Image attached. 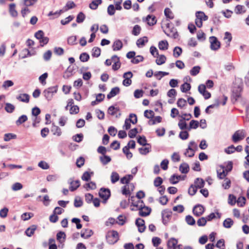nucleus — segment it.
I'll use <instances>...</instances> for the list:
<instances>
[{"mask_svg":"<svg viewBox=\"0 0 249 249\" xmlns=\"http://www.w3.org/2000/svg\"><path fill=\"white\" fill-rule=\"evenodd\" d=\"M57 86H56L51 87L45 89L43 92V94L46 99L50 101L52 99L54 94L57 92Z\"/></svg>","mask_w":249,"mask_h":249,"instance_id":"1","label":"nucleus"},{"mask_svg":"<svg viewBox=\"0 0 249 249\" xmlns=\"http://www.w3.org/2000/svg\"><path fill=\"white\" fill-rule=\"evenodd\" d=\"M166 29L164 30V33L169 37L176 39L178 37V35L177 29L173 27H171L169 23L166 25Z\"/></svg>","mask_w":249,"mask_h":249,"instance_id":"2","label":"nucleus"},{"mask_svg":"<svg viewBox=\"0 0 249 249\" xmlns=\"http://www.w3.org/2000/svg\"><path fill=\"white\" fill-rule=\"evenodd\" d=\"M107 242L110 244H113L119 239V234L117 231H112L107 232L106 235Z\"/></svg>","mask_w":249,"mask_h":249,"instance_id":"3","label":"nucleus"},{"mask_svg":"<svg viewBox=\"0 0 249 249\" xmlns=\"http://www.w3.org/2000/svg\"><path fill=\"white\" fill-rule=\"evenodd\" d=\"M197 149V145L194 141H191L189 142L188 147L186 149L184 155L189 157H192L195 155V151Z\"/></svg>","mask_w":249,"mask_h":249,"instance_id":"4","label":"nucleus"},{"mask_svg":"<svg viewBox=\"0 0 249 249\" xmlns=\"http://www.w3.org/2000/svg\"><path fill=\"white\" fill-rule=\"evenodd\" d=\"M246 136V132L244 130L236 131L232 136V140L234 142H237L243 140Z\"/></svg>","mask_w":249,"mask_h":249,"instance_id":"5","label":"nucleus"},{"mask_svg":"<svg viewBox=\"0 0 249 249\" xmlns=\"http://www.w3.org/2000/svg\"><path fill=\"white\" fill-rule=\"evenodd\" d=\"M100 197L103 199V202L105 203L110 196V192L108 189L102 188L99 192Z\"/></svg>","mask_w":249,"mask_h":249,"instance_id":"6","label":"nucleus"},{"mask_svg":"<svg viewBox=\"0 0 249 249\" xmlns=\"http://www.w3.org/2000/svg\"><path fill=\"white\" fill-rule=\"evenodd\" d=\"M210 41L211 43V49L213 51H216L220 47V43L215 36H212L210 37Z\"/></svg>","mask_w":249,"mask_h":249,"instance_id":"7","label":"nucleus"},{"mask_svg":"<svg viewBox=\"0 0 249 249\" xmlns=\"http://www.w3.org/2000/svg\"><path fill=\"white\" fill-rule=\"evenodd\" d=\"M133 76V74L131 71H128L124 73L123 77L124 80L123 81V84L125 87L130 86L132 83L131 78Z\"/></svg>","mask_w":249,"mask_h":249,"instance_id":"8","label":"nucleus"},{"mask_svg":"<svg viewBox=\"0 0 249 249\" xmlns=\"http://www.w3.org/2000/svg\"><path fill=\"white\" fill-rule=\"evenodd\" d=\"M205 209L201 205H196L193 209V212L195 215L196 216H200L204 212Z\"/></svg>","mask_w":249,"mask_h":249,"instance_id":"9","label":"nucleus"},{"mask_svg":"<svg viewBox=\"0 0 249 249\" xmlns=\"http://www.w3.org/2000/svg\"><path fill=\"white\" fill-rule=\"evenodd\" d=\"M136 225L138 228V231L140 232H142L145 229L144 225V221L142 218H138L136 219L135 222Z\"/></svg>","mask_w":249,"mask_h":249,"instance_id":"10","label":"nucleus"},{"mask_svg":"<svg viewBox=\"0 0 249 249\" xmlns=\"http://www.w3.org/2000/svg\"><path fill=\"white\" fill-rule=\"evenodd\" d=\"M139 214L141 216H146L150 214L151 209L143 205L142 208L139 211Z\"/></svg>","mask_w":249,"mask_h":249,"instance_id":"11","label":"nucleus"},{"mask_svg":"<svg viewBox=\"0 0 249 249\" xmlns=\"http://www.w3.org/2000/svg\"><path fill=\"white\" fill-rule=\"evenodd\" d=\"M241 91L242 88L240 86H238L237 87H234L232 89V98L237 100L241 96Z\"/></svg>","mask_w":249,"mask_h":249,"instance_id":"12","label":"nucleus"},{"mask_svg":"<svg viewBox=\"0 0 249 249\" xmlns=\"http://www.w3.org/2000/svg\"><path fill=\"white\" fill-rule=\"evenodd\" d=\"M16 98L20 102L27 103L29 102L30 96L27 93L20 94Z\"/></svg>","mask_w":249,"mask_h":249,"instance_id":"13","label":"nucleus"},{"mask_svg":"<svg viewBox=\"0 0 249 249\" xmlns=\"http://www.w3.org/2000/svg\"><path fill=\"white\" fill-rule=\"evenodd\" d=\"M171 216V212L167 211H163L162 212V221L164 224H166L168 221L169 218Z\"/></svg>","mask_w":249,"mask_h":249,"instance_id":"14","label":"nucleus"},{"mask_svg":"<svg viewBox=\"0 0 249 249\" xmlns=\"http://www.w3.org/2000/svg\"><path fill=\"white\" fill-rule=\"evenodd\" d=\"M70 184V190L71 191H74L80 186V181L78 180H71L69 182Z\"/></svg>","mask_w":249,"mask_h":249,"instance_id":"15","label":"nucleus"},{"mask_svg":"<svg viewBox=\"0 0 249 249\" xmlns=\"http://www.w3.org/2000/svg\"><path fill=\"white\" fill-rule=\"evenodd\" d=\"M120 89L118 87H115L111 89L110 92L107 95V98L109 99L119 94Z\"/></svg>","mask_w":249,"mask_h":249,"instance_id":"16","label":"nucleus"},{"mask_svg":"<svg viewBox=\"0 0 249 249\" xmlns=\"http://www.w3.org/2000/svg\"><path fill=\"white\" fill-rule=\"evenodd\" d=\"M123 47L122 42L118 39L116 40L113 44L112 49L114 51L120 50Z\"/></svg>","mask_w":249,"mask_h":249,"instance_id":"17","label":"nucleus"},{"mask_svg":"<svg viewBox=\"0 0 249 249\" xmlns=\"http://www.w3.org/2000/svg\"><path fill=\"white\" fill-rule=\"evenodd\" d=\"M51 131L54 135H56L57 136H60L62 134L61 128L58 126L54 125L53 124L52 125Z\"/></svg>","mask_w":249,"mask_h":249,"instance_id":"18","label":"nucleus"},{"mask_svg":"<svg viewBox=\"0 0 249 249\" xmlns=\"http://www.w3.org/2000/svg\"><path fill=\"white\" fill-rule=\"evenodd\" d=\"M93 232L92 230L89 229H86L84 231H82L81 233V236L82 237L87 239L90 237Z\"/></svg>","mask_w":249,"mask_h":249,"instance_id":"19","label":"nucleus"},{"mask_svg":"<svg viewBox=\"0 0 249 249\" xmlns=\"http://www.w3.org/2000/svg\"><path fill=\"white\" fill-rule=\"evenodd\" d=\"M147 42V37L146 36H143L137 40L136 44L139 48H141Z\"/></svg>","mask_w":249,"mask_h":249,"instance_id":"20","label":"nucleus"},{"mask_svg":"<svg viewBox=\"0 0 249 249\" xmlns=\"http://www.w3.org/2000/svg\"><path fill=\"white\" fill-rule=\"evenodd\" d=\"M146 20L147 22V24L150 26H153L157 22V19L154 16L148 15Z\"/></svg>","mask_w":249,"mask_h":249,"instance_id":"21","label":"nucleus"},{"mask_svg":"<svg viewBox=\"0 0 249 249\" xmlns=\"http://www.w3.org/2000/svg\"><path fill=\"white\" fill-rule=\"evenodd\" d=\"M168 43L166 40H161L159 42L158 47L160 50L165 51L168 48Z\"/></svg>","mask_w":249,"mask_h":249,"instance_id":"22","label":"nucleus"},{"mask_svg":"<svg viewBox=\"0 0 249 249\" xmlns=\"http://www.w3.org/2000/svg\"><path fill=\"white\" fill-rule=\"evenodd\" d=\"M66 234L63 231H59L56 234V239L60 243H63L66 239Z\"/></svg>","mask_w":249,"mask_h":249,"instance_id":"23","label":"nucleus"},{"mask_svg":"<svg viewBox=\"0 0 249 249\" xmlns=\"http://www.w3.org/2000/svg\"><path fill=\"white\" fill-rule=\"evenodd\" d=\"M102 2V0H92L91 2L89 4V7L92 10H96L99 5L101 4Z\"/></svg>","mask_w":249,"mask_h":249,"instance_id":"24","label":"nucleus"},{"mask_svg":"<svg viewBox=\"0 0 249 249\" xmlns=\"http://www.w3.org/2000/svg\"><path fill=\"white\" fill-rule=\"evenodd\" d=\"M36 226L35 225H32L30 227L28 228L25 231V234L27 236L31 237L32 236L36 230Z\"/></svg>","mask_w":249,"mask_h":249,"instance_id":"25","label":"nucleus"},{"mask_svg":"<svg viewBox=\"0 0 249 249\" xmlns=\"http://www.w3.org/2000/svg\"><path fill=\"white\" fill-rule=\"evenodd\" d=\"M179 169L182 173L186 174L189 172V165L186 163H183L180 165Z\"/></svg>","mask_w":249,"mask_h":249,"instance_id":"26","label":"nucleus"},{"mask_svg":"<svg viewBox=\"0 0 249 249\" xmlns=\"http://www.w3.org/2000/svg\"><path fill=\"white\" fill-rule=\"evenodd\" d=\"M194 185L198 188H202L204 187L205 182L202 178H197L195 181Z\"/></svg>","mask_w":249,"mask_h":249,"instance_id":"27","label":"nucleus"},{"mask_svg":"<svg viewBox=\"0 0 249 249\" xmlns=\"http://www.w3.org/2000/svg\"><path fill=\"white\" fill-rule=\"evenodd\" d=\"M196 18L202 20L206 21L208 19V17L205 15L204 12L198 11L196 14Z\"/></svg>","mask_w":249,"mask_h":249,"instance_id":"28","label":"nucleus"},{"mask_svg":"<svg viewBox=\"0 0 249 249\" xmlns=\"http://www.w3.org/2000/svg\"><path fill=\"white\" fill-rule=\"evenodd\" d=\"M100 160L103 165H106L111 161V158L110 157L105 155L100 156Z\"/></svg>","mask_w":249,"mask_h":249,"instance_id":"29","label":"nucleus"},{"mask_svg":"<svg viewBox=\"0 0 249 249\" xmlns=\"http://www.w3.org/2000/svg\"><path fill=\"white\" fill-rule=\"evenodd\" d=\"M233 224V220L230 218H226L223 222V226L226 228H230Z\"/></svg>","mask_w":249,"mask_h":249,"instance_id":"30","label":"nucleus"},{"mask_svg":"<svg viewBox=\"0 0 249 249\" xmlns=\"http://www.w3.org/2000/svg\"><path fill=\"white\" fill-rule=\"evenodd\" d=\"M111 182L114 184L119 180L120 177L119 174L116 172H112L110 176Z\"/></svg>","mask_w":249,"mask_h":249,"instance_id":"31","label":"nucleus"},{"mask_svg":"<svg viewBox=\"0 0 249 249\" xmlns=\"http://www.w3.org/2000/svg\"><path fill=\"white\" fill-rule=\"evenodd\" d=\"M177 244L178 240L175 238H172L169 240L168 241L167 246L168 248L170 249H174L175 247L177 246Z\"/></svg>","mask_w":249,"mask_h":249,"instance_id":"32","label":"nucleus"},{"mask_svg":"<svg viewBox=\"0 0 249 249\" xmlns=\"http://www.w3.org/2000/svg\"><path fill=\"white\" fill-rule=\"evenodd\" d=\"M16 5L14 3H11L9 5V12L12 16L16 17L18 16V12L15 9Z\"/></svg>","mask_w":249,"mask_h":249,"instance_id":"33","label":"nucleus"},{"mask_svg":"<svg viewBox=\"0 0 249 249\" xmlns=\"http://www.w3.org/2000/svg\"><path fill=\"white\" fill-rule=\"evenodd\" d=\"M182 50L179 47H176L173 50V56L175 58L178 57L182 53Z\"/></svg>","mask_w":249,"mask_h":249,"instance_id":"34","label":"nucleus"},{"mask_svg":"<svg viewBox=\"0 0 249 249\" xmlns=\"http://www.w3.org/2000/svg\"><path fill=\"white\" fill-rule=\"evenodd\" d=\"M199 122L196 120H191L189 124V126L188 128V130H190L191 129H196L199 126Z\"/></svg>","mask_w":249,"mask_h":249,"instance_id":"35","label":"nucleus"},{"mask_svg":"<svg viewBox=\"0 0 249 249\" xmlns=\"http://www.w3.org/2000/svg\"><path fill=\"white\" fill-rule=\"evenodd\" d=\"M17 138V135L13 133H6L4 135V141L8 142L12 139H15Z\"/></svg>","mask_w":249,"mask_h":249,"instance_id":"36","label":"nucleus"},{"mask_svg":"<svg viewBox=\"0 0 249 249\" xmlns=\"http://www.w3.org/2000/svg\"><path fill=\"white\" fill-rule=\"evenodd\" d=\"M93 174V172L89 173L88 171L85 172L83 173L81 178L84 181H89L90 179L91 176Z\"/></svg>","mask_w":249,"mask_h":249,"instance_id":"37","label":"nucleus"},{"mask_svg":"<svg viewBox=\"0 0 249 249\" xmlns=\"http://www.w3.org/2000/svg\"><path fill=\"white\" fill-rule=\"evenodd\" d=\"M28 119V118L26 115H22L20 116L18 119L16 121V124L17 125H19L25 122Z\"/></svg>","mask_w":249,"mask_h":249,"instance_id":"38","label":"nucleus"},{"mask_svg":"<svg viewBox=\"0 0 249 249\" xmlns=\"http://www.w3.org/2000/svg\"><path fill=\"white\" fill-rule=\"evenodd\" d=\"M180 178V176H177L176 175H173L170 177L169 180L171 183L173 184H175L178 182Z\"/></svg>","mask_w":249,"mask_h":249,"instance_id":"39","label":"nucleus"},{"mask_svg":"<svg viewBox=\"0 0 249 249\" xmlns=\"http://www.w3.org/2000/svg\"><path fill=\"white\" fill-rule=\"evenodd\" d=\"M84 187L88 190L89 189L94 190L96 188V185L95 182L90 181L89 183H86L84 185Z\"/></svg>","mask_w":249,"mask_h":249,"instance_id":"40","label":"nucleus"},{"mask_svg":"<svg viewBox=\"0 0 249 249\" xmlns=\"http://www.w3.org/2000/svg\"><path fill=\"white\" fill-rule=\"evenodd\" d=\"M22 188L23 185L19 182H16L11 186V189L13 191H17L22 189Z\"/></svg>","mask_w":249,"mask_h":249,"instance_id":"41","label":"nucleus"},{"mask_svg":"<svg viewBox=\"0 0 249 249\" xmlns=\"http://www.w3.org/2000/svg\"><path fill=\"white\" fill-rule=\"evenodd\" d=\"M161 117L160 116H156L154 119H152L150 120L148 122V124L149 125H154L156 123H159L161 122Z\"/></svg>","mask_w":249,"mask_h":249,"instance_id":"42","label":"nucleus"},{"mask_svg":"<svg viewBox=\"0 0 249 249\" xmlns=\"http://www.w3.org/2000/svg\"><path fill=\"white\" fill-rule=\"evenodd\" d=\"M119 110V109L118 107H115L114 106H111L108 108L107 112L110 115L114 116Z\"/></svg>","mask_w":249,"mask_h":249,"instance_id":"43","label":"nucleus"},{"mask_svg":"<svg viewBox=\"0 0 249 249\" xmlns=\"http://www.w3.org/2000/svg\"><path fill=\"white\" fill-rule=\"evenodd\" d=\"M200 67L198 66L194 67L190 71V73L192 76L196 75L200 71Z\"/></svg>","mask_w":249,"mask_h":249,"instance_id":"44","label":"nucleus"},{"mask_svg":"<svg viewBox=\"0 0 249 249\" xmlns=\"http://www.w3.org/2000/svg\"><path fill=\"white\" fill-rule=\"evenodd\" d=\"M191 89V85L188 83H184L180 87L181 91L182 92H186Z\"/></svg>","mask_w":249,"mask_h":249,"instance_id":"45","label":"nucleus"},{"mask_svg":"<svg viewBox=\"0 0 249 249\" xmlns=\"http://www.w3.org/2000/svg\"><path fill=\"white\" fill-rule=\"evenodd\" d=\"M166 60V57L164 55H160L159 56L158 59H157L156 60V62L157 65H161L164 64Z\"/></svg>","mask_w":249,"mask_h":249,"instance_id":"46","label":"nucleus"},{"mask_svg":"<svg viewBox=\"0 0 249 249\" xmlns=\"http://www.w3.org/2000/svg\"><path fill=\"white\" fill-rule=\"evenodd\" d=\"M123 151L128 159H130L132 157L133 155L132 153L129 151V146H124L123 148Z\"/></svg>","mask_w":249,"mask_h":249,"instance_id":"47","label":"nucleus"},{"mask_svg":"<svg viewBox=\"0 0 249 249\" xmlns=\"http://www.w3.org/2000/svg\"><path fill=\"white\" fill-rule=\"evenodd\" d=\"M164 15L166 17L169 19L174 18V15L171 10L169 8H166L164 10Z\"/></svg>","mask_w":249,"mask_h":249,"instance_id":"48","label":"nucleus"},{"mask_svg":"<svg viewBox=\"0 0 249 249\" xmlns=\"http://www.w3.org/2000/svg\"><path fill=\"white\" fill-rule=\"evenodd\" d=\"M132 205L139 211L141 208H142L144 203L142 201L139 200L137 202H132Z\"/></svg>","mask_w":249,"mask_h":249,"instance_id":"49","label":"nucleus"},{"mask_svg":"<svg viewBox=\"0 0 249 249\" xmlns=\"http://www.w3.org/2000/svg\"><path fill=\"white\" fill-rule=\"evenodd\" d=\"M232 39L231 35V33L226 32L225 33V36L224 39L225 40L227 46L230 45V42L231 41Z\"/></svg>","mask_w":249,"mask_h":249,"instance_id":"50","label":"nucleus"},{"mask_svg":"<svg viewBox=\"0 0 249 249\" xmlns=\"http://www.w3.org/2000/svg\"><path fill=\"white\" fill-rule=\"evenodd\" d=\"M244 9L245 7L244 6L241 5H237L235 8L234 11L235 13L237 14H242L245 12Z\"/></svg>","mask_w":249,"mask_h":249,"instance_id":"51","label":"nucleus"},{"mask_svg":"<svg viewBox=\"0 0 249 249\" xmlns=\"http://www.w3.org/2000/svg\"><path fill=\"white\" fill-rule=\"evenodd\" d=\"M185 220L187 223L190 225H194L196 223L195 219L190 215H187L186 216Z\"/></svg>","mask_w":249,"mask_h":249,"instance_id":"52","label":"nucleus"},{"mask_svg":"<svg viewBox=\"0 0 249 249\" xmlns=\"http://www.w3.org/2000/svg\"><path fill=\"white\" fill-rule=\"evenodd\" d=\"M101 53V50L98 47H94L92 50V56L95 57H98L100 56Z\"/></svg>","mask_w":249,"mask_h":249,"instance_id":"53","label":"nucleus"},{"mask_svg":"<svg viewBox=\"0 0 249 249\" xmlns=\"http://www.w3.org/2000/svg\"><path fill=\"white\" fill-rule=\"evenodd\" d=\"M5 109L7 112L12 113L15 109V107L10 103H6L5 105Z\"/></svg>","mask_w":249,"mask_h":249,"instance_id":"54","label":"nucleus"},{"mask_svg":"<svg viewBox=\"0 0 249 249\" xmlns=\"http://www.w3.org/2000/svg\"><path fill=\"white\" fill-rule=\"evenodd\" d=\"M178 125L181 130L188 129V128L186 123L183 120H180L179 121Z\"/></svg>","mask_w":249,"mask_h":249,"instance_id":"55","label":"nucleus"},{"mask_svg":"<svg viewBox=\"0 0 249 249\" xmlns=\"http://www.w3.org/2000/svg\"><path fill=\"white\" fill-rule=\"evenodd\" d=\"M85 19V15L82 12H80L76 17V22L77 23H82Z\"/></svg>","mask_w":249,"mask_h":249,"instance_id":"56","label":"nucleus"},{"mask_svg":"<svg viewBox=\"0 0 249 249\" xmlns=\"http://www.w3.org/2000/svg\"><path fill=\"white\" fill-rule=\"evenodd\" d=\"M138 142L143 146L149 145V144L146 143V140L144 136H140L138 139Z\"/></svg>","mask_w":249,"mask_h":249,"instance_id":"57","label":"nucleus"},{"mask_svg":"<svg viewBox=\"0 0 249 249\" xmlns=\"http://www.w3.org/2000/svg\"><path fill=\"white\" fill-rule=\"evenodd\" d=\"M189 133L187 131H182L179 134V137L182 140H185L189 137Z\"/></svg>","mask_w":249,"mask_h":249,"instance_id":"58","label":"nucleus"},{"mask_svg":"<svg viewBox=\"0 0 249 249\" xmlns=\"http://www.w3.org/2000/svg\"><path fill=\"white\" fill-rule=\"evenodd\" d=\"M237 205L239 206L243 207L246 203V198L244 196H240L236 200Z\"/></svg>","mask_w":249,"mask_h":249,"instance_id":"59","label":"nucleus"},{"mask_svg":"<svg viewBox=\"0 0 249 249\" xmlns=\"http://www.w3.org/2000/svg\"><path fill=\"white\" fill-rule=\"evenodd\" d=\"M143 60V57L142 55H137L134 57L133 59L131 60V62L134 64H138L140 62H142Z\"/></svg>","mask_w":249,"mask_h":249,"instance_id":"60","label":"nucleus"},{"mask_svg":"<svg viewBox=\"0 0 249 249\" xmlns=\"http://www.w3.org/2000/svg\"><path fill=\"white\" fill-rule=\"evenodd\" d=\"M128 120L132 124H136L137 123V117L135 114H130Z\"/></svg>","mask_w":249,"mask_h":249,"instance_id":"61","label":"nucleus"},{"mask_svg":"<svg viewBox=\"0 0 249 249\" xmlns=\"http://www.w3.org/2000/svg\"><path fill=\"white\" fill-rule=\"evenodd\" d=\"M236 202V197L233 195H229L228 198V202L231 205H234Z\"/></svg>","mask_w":249,"mask_h":249,"instance_id":"62","label":"nucleus"},{"mask_svg":"<svg viewBox=\"0 0 249 249\" xmlns=\"http://www.w3.org/2000/svg\"><path fill=\"white\" fill-rule=\"evenodd\" d=\"M83 205V201L82 199L78 197H75L74 201V205L75 207H80Z\"/></svg>","mask_w":249,"mask_h":249,"instance_id":"63","label":"nucleus"},{"mask_svg":"<svg viewBox=\"0 0 249 249\" xmlns=\"http://www.w3.org/2000/svg\"><path fill=\"white\" fill-rule=\"evenodd\" d=\"M224 151L227 154H231L235 151V147L233 145H231L228 147L227 148H225Z\"/></svg>","mask_w":249,"mask_h":249,"instance_id":"64","label":"nucleus"}]
</instances>
